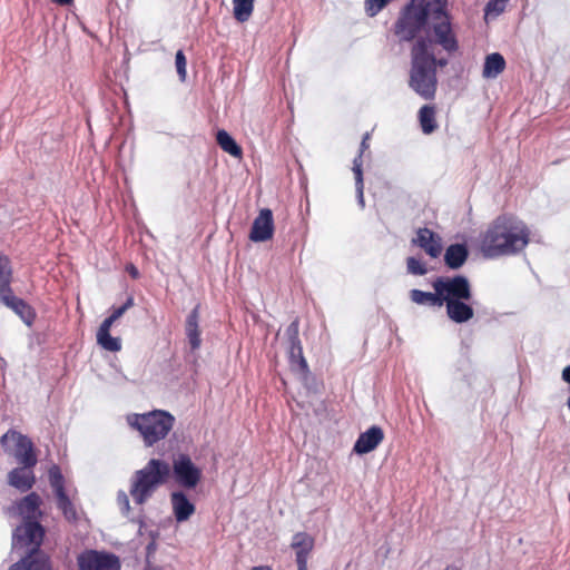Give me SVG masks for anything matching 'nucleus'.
Returning <instances> with one entry per match:
<instances>
[{"mask_svg":"<svg viewBox=\"0 0 570 570\" xmlns=\"http://www.w3.org/2000/svg\"><path fill=\"white\" fill-rule=\"evenodd\" d=\"M40 504V497L31 492L9 509L10 513L23 519L13 530L12 549L26 550V556L10 566L9 570H51L49 556L40 549L45 538V528L37 520L41 515Z\"/></svg>","mask_w":570,"mask_h":570,"instance_id":"f257e3e1","label":"nucleus"},{"mask_svg":"<svg viewBox=\"0 0 570 570\" xmlns=\"http://www.w3.org/2000/svg\"><path fill=\"white\" fill-rule=\"evenodd\" d=\"M434 292L411 289L410 298L417 305H445L446 316L456 324L469 322L474 316L471 304L472 287L468 277L463 275L439 276L432 283Z\"/></svg>","mask_w":570,"mask_h":570,"instance_id":"f03ea898","label":"nucleus"},{"mask_svg":"<svg viewBox=\"0 0 570 570\" xmlns=\"http://www.w3.org/2000/svg\"><path fill=\"white\" fill-rule=\"evenodd\" d=\"M527 225L517 218L499 216L481 237L480 248L485 258H498L520 253L529 243Z\"/></svg>","mask_w":570,"mask_h":570,"instance_id":"7ed1b4c3","label":"nucleus"},{"mask_svg":"<svg viewBox=\"0 0 570 570\" xmlns=\"http://www.w3.org/2000/svg\"><path fill=\"white\" fill-rule=\"evenodd\" d=\"M169 475V463L160 459H150L131 478L129 493L134 502L138 505L145 504Z\"/></svg>","mask_w":570,"mask_h":570,"instance_id":"20e7f679","label":"nucleus"},{"mask_svg":"<svg viewBox=\"0 0 570 570\" xmlns=\"http://www.w3.org/2000/svg\"><path fill=\"white\" fill-rule=\"evenodd\" d=\"M434 0H411L400 12L394 23V33L401 42L417 40L433 17Z\"/></svg>","mask_w":570,"mask_h":570,"instance_id":"39448f33","label":"nucleus"},{"mask_svg":"<svg viewBox=\"0 0 570 570\" xmlns=\"http://www.w3.org/2000/svg\"><path fill=\"white\" fill-rule=\"evenodd\" d=\"M126 421L131 429L139 432L146 446H153L164 440L175 424L174 415L164 410L131 413L127 415Z\"/></svg>","mask_w":570,"mask_h":570,"instance_id":"423d86ee","label":"nucleus"},{"mask_svg":"<svg viewBox=\"0 0 570 570\" xmlns=\"http://www.w3.org/2000/svg\"><path fill=\"white\" fill-rule=\"evenodd\" d=\"M417 47L411 49V69L409 87L423 99H433L438 87L436 71L430 66Z\"/></svg>","mask_w":570,"mask_h":570,"instance_id":"0eeeda50","label":"nucleus"},{"mask_svg":"<svg viewBox=\"0 0 570 570\" xmlns=\"http://www.w3.org/2000/svg\"><path fill=\"white\" fill-rule=\"evenodd\" d=\"M433 46L442 47L448 53H453L459 50V41L452 29L451 17L446 10V0H434L433 10Z\"/></svg>","mask_w":570,"mask_h":570,"instance_id":"6e6552de","label":"nucleus"},{"mask_svg":"<svg viewBox=\"0 0 570 570\" xmlns=\"http://www.w3.org/2000/svg\"><path fill=\"white\" fill-rule=\"evenodd\" d=\"M6 453L12 455L20 465L36 466L38 459L32 441L16 430H9L1 439Z\"/></svg>","mask_w":570,"mask_h":570,"instance_id":"1a4fd4ad","label":"nucleus"},{"mask_svg":"<svg viewBox=\"0 0 570 570\" xmlns=\"http://www.w3.org/2000/svg\"><path fill=\"white\" fill-rule=\"evenodd\" d=\"M173 474L175 481L185 489H194L202 479V470L184 453L174 459Z\"/></svg>","mask_w":570,"mask_h":570,"instance_id":"9d476101","label":"nucleus"},{"mask_svg":"<svg viewBox=\"0 0 570 570\" xmlns=\"http://www.w3.org/2000/svg\"><path fill=\"white\" fill-rule=\"evenodd\" d=\"M78 564L80 570H120L118 557L96 550L81 553L78 558Z\"/></svg>","mask_w":570,"mask_h":570,"instance_id":"9b49d317","label":"nucleus"},{"mask_svg":"<svg viewBox=\"0 0 570 570\" xmlns=\"http://www.w3.org/2000/svg\"><path fill=\"white\" fill-rule=\"evenodd\" d=\"M274 228L273 213L264 208L253 222L249 239L255 243L266 242L273 237Z\"/></svg>","mask_w":570,"mask_h":570,"instance_id":"f8f14e48","label":"nucleus"},{"mask_svg":"<svg viewBox=\"0 0 570 570\" xmlns=\"http://www.w3.org/2000/svg\"><path fill=\"white\" fill-rule=\"evenodd\" d=\"M0 301L3 305L13 311L26 325H32L36 318V312L33 307L30 306L24 299L16 296L12 288L7 293L1 294Z\"/></svg>","mask_w":570,"mask_h":570,"instance_id":"ddd939ff","label":"nucleus"},{"mask_svg":"<svg viewBox=\"0 0 570 570\" xmlns=\"http://www.w3.org/2000/svg\"><path fill=\"white\" fill-rule=\"evenodd\" d=\"M295 550L297 568L308 569V556L314 548V538L306 532H297L291 542Z\"/></svg>","mask_w":570,"mask_h":570,"instance_id":"4468645a","label":"nucleus"},{"mask_svg":"<svg viewBox=\"0 0 570 570\" xmlns=\"http://www.w3.org/2000/svg\"><path fill=\"white\" fill-rule=\"evenodd\" d=\"M412 243L422 248L432 258H438L442 253L441 237L426 227L419 228L416 237L413 238Z\"/></svg>","mask_w":570,"mask_h":570,"instance_id":"2eb2a0df","label":"nucleus"},{"mask_svg":"<svg viewBox=\"0 0 570 570\" xmlns=\"http://www.w3.org/2000/svg\"><path fill=\"white\" fill-rule=\"evenodd\" d=\"M384 432L382 428L373 425L365 432L361 433L354 443L353 451L357 454H366L377 448L383 441Z\"/></svg>","mask_w":570,"mask_h":570,"instance_id":"dca6fc26","label":"nucleus"},{"mask_svg":"<svg viewBox=\"0 0 570 570\" xmlns=\"http://www.w3.org/2000/svg\"><path fill=\"white\" fill-rule=\"evenodd\" d=\"M33 468L35 466L20 465L12 469L8 473V484L20 492L29 491L36 482Z\"/></svg>","mask_w":570,"mask_h":570,"instance_id":"f3484780","label":"nucleus"},{"mask_svg":"<svg viewBox=\"0 0 570 570\" xmlns=\"http://www.w3.org/2000/svg\"><path fill=\"white\" fill-rule=\"evenodd\" d=\"M115 322L112 316L109 315L100 324L96 335L98 345L108 352H119L121 350L120 338L110 335V328Z\"/></svg>","mask_w":570,"mask_h":570,"instance_id":"a211bd4d","label":"nucleus"},{"mask_svg":"<svg viewBox=\"0 0 570 570\" xmlns=\"http://www.w3.org/2000/svg\"><path fill=\"white\" fill-rule=\"evenodd\" d=\"M170 502L177 522L187 521L195 512V505L183 491L173 492L170 494Z\"/></svg>","mask_w":570,"mask_h":570,"instance_id":"6ab92c4d","label":"nucleus"},{"mask_svg":"<svg viewBox=\"0 0 570 570\" xmlns=\"http://www.w3.org/2000/svg\"><path fill=\"white\" fill-rule=\"evenodd\" d=\"M199 305H196L188 314L185 323V333L193 351H196L202 345L200 330H199Z\"/></svg>","mask_w":570,"mask_h":570,"instance_id":"aec40b11","label":"nucleus"},{"mask_svg":"<svg viewBox=\"0 0 570 570\" xmlns=\"http://www.w3.org/2000/svg\"><path fill=\"white\" fill-rule=\"evenodd\" d=\"M414 45L422 49L424 58L430 63V66L436 71L438 68H444L448 66L449 60L446 58H436L433 52V41L430 37H420Z\"/></svg>","mask_w":570,"mask_h":570,"instance_id":"412c9836","label":"nucleus"},{"mask_svg":"<svg viewBox=\"0 0 570 570\" xmlns=\"http://www.w3.org/2000/svg\"><path fill=\"white\" fill-rule=\"evenodd\" d=\"M469 256L464 244H452L445 249L444 262L451 269H459L466 262Z\"/></svg>","mask_w":570,"mask_h":570,"instance_id":"4be33fe9","label":"nucleus"},{"mask_svg":"<svg viewBox=\"0 0 570 570\" xmlns=\"http://www.w3.org/2000/svg\"><path fill=\"white\" fill-rule=\"evenodd\" d=\"M505 69V60L499 52L485 57L482 76L487 79L497 78Z\"/></svg>","mask_w":570,"mask_h":570,"instance_id":"5701e85b","label":"nucleus"},{"mask_svg":"<svg viewBox=\"0 0 570 570\" xmlns=\"http://www.w3.org/2000/svg\"><path fill=\"white\" fill-rule=\"evenodd\" d=\"M419 120L422 131L426 135L432 134L438 128L434 106L424 105L421 107L419 111Z\"/></svg>","mask_w":570,"mask_h":570,"instance_id":"b1692460","label":"nucleus"},{"mask_svg":"<svg viewBox=\"0 0 570 570\" xmlns=\"http://www.w3.org/2000/svg\"><path fill=\"white\" fill-rule=\"evenodd\" d=\"M11 261L6 254L0 255V295L11 289L12 282Z\"/></svg>","mask_w":570,"mask_h":570,"instance_id":"393cba45","label":"nucleus"},{"mask_svg":"<svg viewBox=\"0 0 570 570\" xmlns=\"http://www.w3.org/2000/svg\"><path fill=\"white\" fill-rule=\"evenodd\" d=\"M216 140L219 147L227 154L234 157L242 156V148L237 145L235 139L224 129L217 131Z\"/></svg>","mask_w":570,"mask_h":570,"instance_id":"a878e982","label":"nucleus"},{"mask_svg":"<svg viewBox=\"0 0 570 570\" xmlns=\"http://www.w3.org/2000/svg\"><path fill=\"white\" fill-rule=\"evenodd\" d=\"M360 157H355L353 160V173L355 176V189H356V198L357 203L361 206V208H364L365 202H364V181H363V170Z\"/></svg>","mask_w":570,"mask_h":570,"instance_id":"bb28decb","label":"nucleus"},{"mask_svg":"<svg viewBox=\"0 0 570 570\" xmlns=\"http://www.w3.org/2000/svg\"><path fill=\"white\" fill-rule=\"evenodd\" d=\"M56 498L57 507L62 512L66 520L69 522H76L78 520L77 509L67 493L56 495Z\"/></svg>","mask_w":570,"mask_h":570,"instance_id":"cd10ccee","label":"nucleus"},{"mask_svg":"<svg viewBox=\"0 0 570 570\" xmlns=\"http://www.w3.org/2000/svg\"><path fill=\"white\" fill-rule=\"evenodd\" d=\"M234 17L239 22L247 21L254 10V0H233Z\"/></svg>","mask_w":570,"mask_h":570,"instance_id":"c85d7f7f","label":"nucleus"},{"mask_svg":"<svg viewBox=\"0 0 570 570\" xmlns=\"http://www.w3.org/2000/svg\"><path fill=\"white\" fill-rule=\"evenodd\" d=\"M287 346H288V355H289L291 362H293V363L297 362L302 366V368H307V363L303 355V347H302L301 340L297 338V340L288 341Z\"/></svg>","mask_w":570,"mask_h":570,"instance_id":"c756f323","label":"nucleus"},{"mask_svg":"<svg viewBox=\"0 0 570 570\" xmlns=\"http://www.w3.org/2000/svg\"><path fill=\"white\" fill-rule=\"evenodd\" d=\"M49 482L56 495L66 493L65 479L57 465L51 466L49 470Z\"/></svg>","mask_w":570,"mask_h":570,"instance_id":"7c9ffc66","label":"nucleus"},{"mask_svg":"<svg viewBox=\"0 0 570 570\" xmlns=\"http://www.w3.org/2000/svg\"><path fill=\"white\" fill-rule=\"evenodd\" d=\"M510 0H490L484 9L485 17H498L504 10Z\"/></svg>","mask_w":570,"mask_h":570,"instance_id":"2f4dec72","label":"nucleus"},{"mask_svg":"<svg viewBox=\"0 0 570 570\" xmlns=\"http://www.w3.org/2000/svg\"><path fill=\"white\" fill-rule=\"evenodd\" d=\"M406 269L409 274L417 276H423L428 273L426 265L413 256L406 258Z\"/></svg>","mask_w":570,"mask_h":570,"instance_id":"473e14b6","label":"nucleus"},{"mask_svg":"<svg viewBox=\"0 0 570 570\" xmlns=\"http://www.w3.org/2000/svg\"><path fill=\"white\" fill-rule=\"evenodd\" d=\"M392 0H365V11L368 17H375Z\"/></svg>","mask_w":570,"mask_h":570,"instance_id":"72a5a7b5","label":"nucleus"},{"mask_svg":"<svg viewBox=\"0 0 570 570\" xmlns=\"http://www.w3.org/2000/svg\"><path fill=\"white\" fill-rule=\"evenodd\" d=\"M175 62H176V69H177V73H178L179 78L181 80H185V78H186V57L181 50H178L176 52Z\"/></svg>","mask_w":570,"mask_h":570,"instance_id":"f704fd0d","label":"nucleus"},{"mask_svg":"<svg viewBox=\"0 0 570 570\" xmlns=\"http://www.w3.org/2000/svg\"><path fill=\"white\" fill-rule=\"evenodd\" d=\"M134 306V297L128 296L126 302L119 306L112 309V313L110 314L115 321L120 318L130 307Z\"/></svg>","mask_w":570,"mask_h":570,"instance_id":"c9c22d12","label":"nucleus"},{"mask_svg":"<svg viewBox=\"0 0 570 570\" xmlns=\"http://www.w3.org/2000/svg\"><path fill=\"white\" fill-rule=\"evenodd\" d=\"M117 503L122 514L127 515L130 511V503L129 498L125 491L120 490L117 493Z\"/></svg>","mask_w":570,"mask_h":570,"instance_id":"e433bc0d","label":"nucleus"},{"mask_svg":"<svg viewBox=\"0 0 570 570\" xmlns=\"http://www.w3.org/2000/svg\"><path fill=\"white\" fill-rule=\"evenodd\" d=\"M299 323L298 320H294L286 328L287 342L299 338Z\"/></svg>","mask_w":570,"mask_h":570,"instance_id":"4c0bfd02","label":"nucleus"},{"mask_svg":"<svg viewBox=\"0 0 570 570\" xmlns=\"http://www.w3.org/2000/svg\"><path fill=\"white\" fill-rule=\"evenodd\" d=\"M368 138H370V134H368V132H366V134L364 135L363 139H362L361 146H360V153H358V155L356 156V157H360V160H361V161H362V155H363V153L368 148V142H367Z\"/></svg>","mask_w":570,"mask_h":570,"instance_id":"58836bf2","label":"nucleus"},{"mask_svg":"<svg viewBox=\"0 0 570 570\" xmlns=\"http://www.w3.org/2000/svg\"><path fill=\"white\" fill-rule=\"evenodd\" d=\"M562 380L570 384V365L566 366L562 371Z\"/></svg>","mask_w":570,"mask_h":570,"instance_id":"ea45409f","label":"nucleus"},{"mask_svg":"<svg viewBox=\"0 0 570 570\" xmlns=\"http://www.w3.org/2000/svg\"><path fill=\"white\" fill-rule=\"evenodd\" d=\"M127 271L129 272V274L134 277V278H137L139 273L137 271V268L134 266V265H130L127 267Z\"/></svg>","mask_w":570,"mask_h":570,"instance_id":"a19ab883","label":"nucleus"},{"mask_svg":"<svg viewBox=\"0 0 570 570\" xmlns=\"http://www.w3.org/2000/svg\"><path fill=\"white\" fill-rule=\"evenodd\" d=\"M73 0H53V2L60 4V6H68L71 4Z\"/></svg>","mask_w":570,"mask_h":570,"instance_id":"79ce46f5","label":"nucleus"},{"mask_svg":"<svg viewBox=\"0 0 570 570\" xmlns=\"http://www.w3.org/2000/svg\"><path fill=\"white\" fill-rule=\"evenodd\" d=\"M252 570H273L269 566H256Z\"/></svg>","mask_w":570,"mask_h":570,"instance_id":"37998d69","label":"nucleus"},{"mask_svg":"<svg viewBox=\"0 0 570 570\" xmlns=\"http://www.w3.org/2000/svg\"><path fill=\"white\" fill-rule=\"evenodd\" d=\"M297 570H308V569H302V568H297Z\"/></svg>","mask_w":570,"mask_h":570,"instance_id":"c03bdc74","label":"nucleus"},{"mask_svg":"<svg viewBox=\"0 0 570 570\" xmlns=\"http://www.w3.org/2000/svg\"><path fill=\"white\" fill-rule=\"evenodd\" d=\"M1 254H2V253L0 252V255H1Z\"/></svg>","mask_w":570,"mask_h":570,"instance_id":"a18cd8bd","label":"nucleus"}]
</instances>
